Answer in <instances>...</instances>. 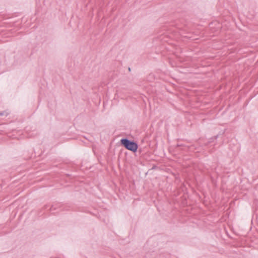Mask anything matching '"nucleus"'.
Wrapping results in <instances>:
<instances>
[{
  "label": "nucleus",
  "mask_w": 258,
  "mask_h": 258,
  "mask_svg": "<svg viewBox=\"0 0 258 258\" xmlns=\"http://www.w3.org/2000/svg\"><path fill=\"white\" fill-rule=\"evenodd\" d=\"M8 114H9V113L8 112H7L6 111L0 112L1 116H7Z\"/></svg>",
  "instance_id": "f03ea898"
},
{
  "label": "nucleus",
  "mask_w": 258,
  "mask_h": 258,
  "mask_svg": "<svg viewBox=\"0 0 258 258\" xmlns=\"http://www.w3.org/2000/svg\"><path fill=\"white\" fill-rule=\"evenodd\" d=\"M55 209V208H54L53 207V206H52L51 208H50V211H52L53 210Z\"/></svg>",
  "instance_id": "20e7f679"
},
{
  "label": "nucleus",
  "mask_w": 258,
  "mask_h": 258,
  "mask_svg": "<svg viewBox=\"0 0 258 258\" xmlns=\"http://www.w3.org/2000/svg\"><path fill=\"white\" fill-rule=\"evenodd\" d=\"M177 147H183L185 148V149H188L189 148V147L188 146H186V145H183V144H179L177 145Z\"/></svg>",
  "instance_id": "7ed1b4c3"
},
{
  "label": "nucleus",
  "mask_w": 258,
  "mask_h": 258,
  "mask_svg": "<svg viewBox=\"0 0 258 258\" xmlns=\"http://www.w3.org/2000/svg\"><path fill=\"white\" fill-rule=\"evenodd\" d=\"M121 144L126 149L133 152L137 151L138 146L137 143L134 141H132L127 138H123L120 140Z\"/></svg>",
  "instance_id": "f257e3e1"
},
{
  "label": "nucleus",
  "mask_w": 258,
  "mask_h": 258,
  "mask_svg": "<svg viewBox=\"0 0 258 258\" xmlns=\"http://www.w3.org/2000/svg\"><path fill=\"white\" fill-rule=\"evenodd\" d=\"M128 71H131L130 68H128Z\"/></svg>",
  "instance_id": "39448f33"
}]
</instances>
